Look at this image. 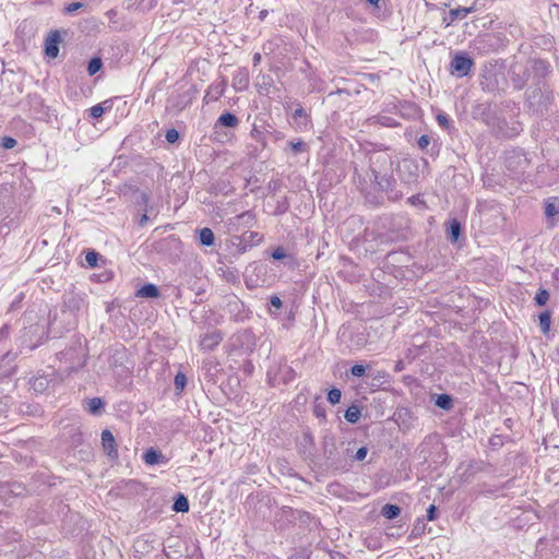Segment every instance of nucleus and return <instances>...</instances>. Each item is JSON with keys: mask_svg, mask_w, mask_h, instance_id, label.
I'll use <instances>...</instances> for the list:
<instances>
[{"mask_svg": "<svg viewBox=\"0 0 559 559\" xmlns=\"http://www.w3.org/2000/svg\"><path fill=\"white\" fill-rule=\"evenodd\" d=\"M394 160L386 151L373 152L369 156L370 181L376 183L379 190L386 193L389 200L397 201L403 193L395 189L396 180L393 176Z\"/></svg>", "mask_w": 559, "mask_h": 559, "instance_id": "1", "label": "nucleus"}, {"mask_svg": "<svg viewBox=\"0 0 559 559\" xmlns=\"http://www.w3.org/2000/svg\"><path fill=\"white\" fill-rule=\"evenodd\" d=\"M323 456L329 468L340 469L346 466V454L336 443L332 433H326L321 441Z\"/></svg>", "mask_w": 559, "mask_h": 559, "instance_id": "2", "label": "nucleus"}, {"mask_svg": "<svg viewBox=\"0 0 559 559\" xmlns=\"http://www.w3.org/2000/svg\"><path fill=\"white\" fill-rule=\"evenodd\" d=\"M45 334V325L38 323L31 324L28 328H25V331L22 335V343L26 345L31 350L35 349L39 344H41Z\"/></svg>", "mask_w": 559, "mask_h": 559, "instance_id": "3", "label": "nucleus"}, {"mask_svg": "<svg viewBox=\"0 0 559 559\" xmlns=\"http://www.w3.org/2000/svg\"><path fill=\"white\" fill-rule=\"evenodd\" d=\"M474 66V61L466 53H457L451 61L450 72L459 78L467 75Z\"/></svg>", "mask_w": 559, "mask_h": 559, "instance_id": "4", "label": "nucleus"}, {"mask_svg": "<svg viewBox=\"0 0 559 559\" xmlns=\"http://www.w3.org/2000/svg\"><path fill=\"white\" fill-rule=\"evenodd\" d=\"M102 445L108 457L111 460H116L118 457L117 443L114 435L109 429H104L102 431Z\"/></svg>", "mask_w": 559, "mask_h": 559, "instance_id": "5", "label": "nucleus"}, {"mask_svg": "<svg viewBox=\"0 0 559 559\" xmlns=\"http://www.w3.org/2000/svg\"><path fill=\"white\" fill-rule=\"evenodd\" d=\"M267 376L272 385H275L281 382H290L295 378V371L292 367L284 365L278 368V371L274 376L271 374V371L267 372Z\"/></svg>", "mask_w": 559, "mask_h": 559, "instance_id": "6", "label": "nucleus"}, {"mask_svg": "<svg viewBox=\"0 0 559 559\" xmlns=\"http://www.w3.org/2000/svg\"><path fill=\"white\" fill-rule=\"evenodd\" d=\"M61 37L58 31H51L45 41V53L49 58H56L59 53Z\"/></svg>", "mask_w": 559, "mask_h": 559, "instance_id": "7", "label": "nucleus"}, {"mask_svg": "<svg viewBox=\"0 0 559 559\" xmlns=\"http://www.w3.org/2000/svg\"><path fill=\"white\" fill-rule=\"evenodd\" d=\"M223 341V333L215 330L204 334L200 340V346L205 350H213Z\"/></svg>", "mask_w": 559, "mask_h": 559, "instance_id": "8", "label": "nucleus"}, {"mask_svg": "<svg viewBox=\"0 0 559 559\" xmlns=\"http://www.w3.org/2000/svg\"><path fill=\"white\" fill-rule=\"evenodd\" d=\"M64 306L71 311H79L85 306V296L75 293H69L64 297Z\"/></svg>", "mask_w": 559, "mask_h": 559, "instance_id": "9", "label": "nucleus"}, {"mask_svg": "<svg viewBox=\"0 0 559 559\" xmlns=\"http://www.w3.org/2000/svg\"><path fill=\"white\" fill-rule=\"evenodd\" d=\"M233 86L237 91H246L249 86V73L246 69H238L233 76Z\"/></svg>", "mask_w": 559, "mask_h": 559, "instance_id": "10", "label": "nucleus"}, {"mask_svg": "<svg viewBox=\"0 0 559 559\" xmlns=\"http://www.w3.org/2000/svg\"><path fill=\"white\" fill-rule=\"evenodd\" d=\"M239 124V119L236 115L226 111L222 114L215 122V129L218 127L236 128Z\"/></svg>", "mask_w": 559, "mask_h": 559, "instance_id": "11", "label": "nucleus"}, {"mask_svg": "<svg viewBox=\"0 0 559 559\" xmlns=\"http://www.w3.org/2000/svg\"><path fill=\"white\" fill-rule=\"evenodd\" d=\"M136 297L142 298H157L159 297V289L155 284L147 283L143 285L138 292Z\"/></svg>", "mask_w": 559, "mask_h": 559, "instance_id": "12", "label": "nucleus"}, {"mask_svg": "<svg viewBox=\"0 0 559 559\" xmlns=\"http://www.w3.org/2000/svg\"><path fill=\"white\" fill-rule=\"evenodd\" d=\"M402 169H405L408 171V176L405 178V177H401V180L405 183H412L414 181H416L417 179V165L413 162V160H404L403 164H402Z\"/></svg>", "mask_w": 559, "mask_h": 559, "instance_id": "13", "label": "nucleus"}, {"mask_svg": "<svg viewBox=\"0 0 559 559\" xmlns=\"http://www.w3.org/2000/svg\"><path fill=\"white\" fill-rule=\"evenodd\" d=\"M189 509L188 498L183 493H178L175 498L173 510L177 513H187Z\"/></svg>", "mask_w": 559, "mask_h": 559, "instance_id": "14", "label": "nucleus"}, {"mask_svg": "<svg viewBox=\"0 0 559 559\" xmlns=\"http://www.w3.org/2000/svg\"><path fill=\"white\" fill-rule=\"evenodd\" d=\"M144 462L147 464V465H156V464H159L160 462H163V454L160 453V451L158 450H155L153 448H150L145 453H144Z\"/></svg>", "mask_w": 559, "mask_h": 559, "instance_id": "15", "label": "nucleus"}, {"mask_svg": "<svg viewBox=\"0 0 559 559\" xmlns=\"http://www.w3.org/2000/svg\"><path fill=\"white\" fill-rule=\"evenodd\" d=\"M461 230H462L461 223L456 218H453L450 222V225H449V228H448V238L452 242L457 241L459 237L461 235Z\"/></svg>", "mask_w": 559, "mask_h": 559, "instance_id": "16", "label": "nucleus"}, {"mask_svg": "<svg viewBox=\"0 0 559 559\" xmlns=\"http://www.w3.org/2000/svg\"><path fill=\"white\" fill-rule=\"evenodd\" d=\"M214 233L211 228L204 227L199 233V240L202 246H212L214 243Z\"/></svg>", "mask_w": 559, "mask_h": 559, "instance_id": "17", "label": "nucleus"}, {"mask_svg": "<svg viewBox=\"0 0 559 559\" xmlns=\"http://www.w3.org/2000/svg\"><path fill=\"white\" fill-rule=\"evenodd\" d=\"M381 514L388 520H393L401 514V508L396 504H385L382 507Z\"/></svg>", "mask_w": 559, "mask_h": 559, "instance_id": "18", "label": "nucleus"}, {"mask_svg": "<svg viewBox=\"0 0 559 559\" xmlns=\"http://www.w3.org/2000/svg\"><path fill=\"white\" fill-rule=\"evenodd\" d=\"M474 10H475L474 7H468V8L460 7V8L450 10V16H451L450 23L457 19H464L465 16H467V14L472 13Z\"/></svg>", "mask_w": 559, "mask_h": 559, "instance_id": "19", "label": "nucleus"}, {"mask_svg": "<svg viewBox=\"0 0 559 559\" xmlns=\"http://www.w3.org/2000/svg\"><path fill=\"white\" fill-rule=\"evenodd\" d=\"M345 419L350 424H356L360 418V409L357 405L349 406L344 414Z\"/></svg>", "mask_w": 559, "mask_h": 559, "instance_id": "20", "label": "nucleus"}, {"mask_svg": "<svg viewBox=\"0 0 559 559\" xmlns=\"http://www.w3.org/2000/svg\"><path fill=\"white\" fill-rule=\"evenodd\" d=\"M551 314L550 311L546 310L539 314V326L544 334H547L550 330Z\"/></svg>", "mask_w": 559, "mask_h": 559, "instance_id": "21", "label": "nucleus"}, {"mask_svg": "<svg viewBox=\"0 0 559 559\" xmlns=\"http://www.w3.org/2000/svg\"><path fill=\"white\" fill-rule=\"evenodd\" d=\"M436 405L441 409L449 411L453 406V400L449 394H439L436 400Z\"/></svg>", "mask_w": 559, "mask_h": 559, "instance_id": "22", "label": "nucleus"}, {"mask_svg": "<svg viewBox=\"0 0 559 559\" xmlns=\"http://www.w3.org/2000/svg\"><path fill=\"white\" fill-rule=\"evenodd\" d=\"M103 407L104 403L99 397H93L87 402V411L93 415L99 414Z\"/></svg>", "mask_w": 559, "mask_h": 559, "instance_id": "23", "label": "nucleus"}, {"mask_svg": "<svg viewBox=\"0 0 559 559\" xmlns=\"http://www.w3.org/2000/svg\"><path fill=\"white\" fill-rule=\"evenodd\" d=\"M175 390L177 394H180L187 385V377L182 372H178L174 380Z\"/></svg>", "mask_w": 559, "mask_h": 559, "instance_id": "24", "label": "nucleus"}, {"mask_svg": "<svg viewBox=\"0 0 559 559\" xmlns=\"http://www.w3.org/2000/svg\"><path fill=\"white\" fill-rule=\"evenodd\" d=\"M102 67H103V61L100 58H98V57L92 58L87 64V72L90 75H94L102 69Z\"/></svg>", "mask_w": 559, "mask_h": 559, "instance_id": "25", "label": "nucleus"}, {"mask_svg": "<svg viewBox=\"0 0 559 559\" xmlns=\"http://www.w3.org/2000/svg\"><path fill=\"white\" fill-rule=\"evenodd\" d=\"M31 384L36 392H44L48 386V380L45 377H38L35 378Z\"/></svg>", "mask_w": 559, "mask_h": 559, "instance_id": "26", "label": "nucleus"}, {"mask_svg": "<svg viewBox=\"0 0 559 559\" xmlns=\"http://www.w3.org/2000/svg\"><path fill=\"white\" fill-rule=\"evenodd\" d=\"M545 214L547 217H554L559 214V202L547 201L545 206Z\"/></svg>", "mask_w": 559, "mask_h": 559, "instance_id": "27", "label": "nucleus"}, {"mask_svg": "<svg viewBox=\"0 0 559 559\" xmlns=\"http://www.w3.org/2000/svg\"><path fill=\"white\" fill-rule=\"evenodd\" d=\"M549 299V293L546 289H539L535 295V302L537 306H544Z\"/></svg>", "mask_w": 559, "mask_h": 559, "instance_id": "28", "label": "nucleus"}, {"mask_svg": "<svg viewBox=\"0 0 559 559\" xmlns=\"http://www.w3.org/2000/svg\"><path fill=\"white\" fill-rule=\"evenodd\" d=\"M376 119L378 123L384 127L395 128L399 126V122L389 116H378Z\"/></svg>", "mask_w": 559, "mask_h": 559, "instance_id": "29", "label": "nucleus"}, {"mask_svg": "<svg viewBox=\"0 0 559 559\" xmlns=\"http://www.w3.org/2000/svg\"><path fill=\"white\" fill-rule=\"evenodd\" d=\"M341 397H342V392H341V390H338L336 388L331 389L328 393V401L332 405L340 403Z\"/></svg>", "mask_w": 559, "mask_h": 559, "instance_id": "30", "label": "nucleus"}, {"mask_svg": "<svg viewBox=\"0 0 559 559\" xmlns=\"http://www.w3.org/2000/svg\"><path fill=\"white\" fill-rule=\"evenodd\" d=\"M262 240V236L254 231H247L242 235V241L245 242H260Z\"/></svg>", "mask_w": 559, "mask_h": 559, "instance_id": "31", "label": "nucleus"}, {"mask_svg": "<svg viewBox=\"0 0 559 559\" xmlns=\"http://www.w3.org/2000/svg\"><path fill=\"white\" fill-rule=\"evenodd\" d=\"M98 257L99 254L96 251L92 250L86 253L85 261L90 266L95 267L97 265Z\"/></svg>", "mask_w": 559, "mask_h": 559, "instance_id": "32", "label": "nucleus"}, {"mask_svg": "<svg viewBox=\"0 0 559 559\" xmlns=\"http://www.w3.org/2000/svg\"><path fill=\"white\" fill-rule=\"evenodd\" d=\"M437 121L438 124L445 130L450 129L451 127V121L445 114H438Z\"/></svg>", "mask_w": 559, "mask_h": 559, "instance_id": "33", "label": "nucleus"}, {"mask_svg": "<svg viewBox=\"0 0 559 559\" xmlns=\"http://www.w3.org/2000/svg\"><path fill=\"white\" fill-rule=\"evenodd\" d=\"M185 97L181 96V95H173L170 98H169V102L174 105H176L177 107H179V109H182L186 107L187 105V100L183 99Z\"/></svg>", "mask_w": 559, "mask_h": 559, "instance_id": "34", "label": "nucleus"}, {"mask_svg": "<svg viewBox=\"0 0 559 559\" xmlns=\"http://www.w3.org/2000/svg\"><path fill=\"white\" fill-rule=\"evenodd\" d=\"M525 79L519 74L512 73V83L515 90H522L525 85Z\"/></svg>", "mask_w": 559, "mask_h": 559, "instance_id": "35", "label": "nucleus"}, {"mask_svg": "<svg viewBox=\"0 0 559 559\" xmlns=\"http://www.w3.org/2000/svg\"><path fill=\"white\" fill-rule=\"evenodd\" d=\"M366 370H367V367H365L364 365H354L350 368V373L354 377H362L366 373Z\"/></svg>", "mask_w": 559, "mask_h": 559, "instance_id": "36", "label": "nucleus"}, {"mask_svg": "<svg viewBox=\"0 0 559 559\" xmlns=\"http://www.w3.org/2000/svg\"><path fill=\"white\" fill-rule=\"evenodd\" d=\"M165 138L168 143H175L179 139V132L176 129H169L166 131Z\"/></svg>", "mask_w": 559, "mask_h": 559, "instance_id": "37", "label": "nucleus"}, {"mask_svg": "<svg viewBox=\"0 0 559 559\" xmlns=\"http://www.w3.org/2000/svg\"><path fill=\"white\" fill-rule=\"evenodd\" d=\"M83 5L84 4L82 2H72L64 7L63 12L67 14H71V13L78 11L79 9H81Z\"/></svg>", "mask_w": 559, "mask_h": 559, "instance_id": "38", "label": "nucleus"}, {"mask_svg": "<svg viewBox=\"0 0 559 559\" xmlns=\"http://www.w3.org/2000/svg\"><path fill=\"white\" fill-rule=\"evenodd\" d=\"M429 144H430V136L427 134L419 136V139L417 140V145L421 151L426 150Z\"/></svg>", "mask_w": 559, "mask_h": 559, "instance_id": "39", "label": "nucleus"}, {"mask_svg": "<svg viewBox=\"0 0 559 559\" xmlns=\"http://www.w3.org/2000/svg\"><path fill=\"white\" fill-rule=\"evenodd\" d=\"M91 116L93 118H100L104 115V107L100 104L93 106L91 109Z\"/></svg>", "mask_w": 559, "mask_h": 559, "instance_id": "40", "label": "nucleus"}, {"mask_svg": "<svg viewBox=\"0 0 559 559\" xmlns=\"http://www.w3.org/2000/svg\"><path fill=\"white\" fill-rule=\"evenodd\" d=\"M367 453H368V449L366 447H361L355 453L354 459L356 461H362L367 456Z\"/></svg>", "mask_w": 559, "mask_h": 559, "instance_id": "41", "label": "nucleus"}, {"mask_svg": "<svg viewBox=\"0 0 559 559\" xmlns=\"http://www.w3.org/2000/svg\"><path fill=\"white\" fill-rule=\"evenodd\" d=\"M16 145V140L10 136H5L2 140V146L4 148H13Z\"/></svg>", "mask_w": 559, "mask_h": 559, "instance_id": "42", "label": "nucleus"}, {"mask_svg": "<svg viewBox=\"0 0 559 559\" xmlns=\"http://www.w3.org/2000/svg\"><path fill=\"white\" fill-rule=\"evenodd\" d=\"M272 258L274 260H282L286 258V252L283 248L278 247L272 252Z\"/></svg>", "mask_w": 559, "mask_h": 559, "instance_id": "43", "label": "nucleus"}, {"mask_svg": "<svg viewBox=\"0 0 559 559\" xmlns=\"http://www.w3.org/2000/svg\"><path fill=\"white\" fill-rule=\"evenodd\" d=\"M437 518V507L435 504H430L427 509V520L433 521Z\"/></svg>", "mask_w": 559, "mask_h": 559, "instance_id": "44", "label": "nucleus"}, {"mask_svg": "<svg viewBox=\"0 0 559 559\" xmlns=\"http://www.w3.org/2000/svg\"><path fill=\"white\" fill-rule=\"evenodd\" d=\"M289 145L295 153L302 151L305 147V143L302 141L290 142Z\"/></svg>", "mask_w": 559, "mask_h": 559, "instance_id": "45", "label": "nucleus"}, {"mask_svg": "<svg viewBox=\"0 0 559 559\" xmlns=\"http://www.w3.org/2000/svg\"><path fill=\"white\" fill-rule=\"evenodd\" d=\"M270 304L277 309H280L283 306L281 298L277 296H272L270 299Z\"/></svg>", "mask_w": 559, "mask_h": 559, "instance_id": "46", "label": "nucleus"}, {"mask_svg": "<svg viewBox=\"0 0 559 559\" xmlns=\"http://www.w3.org/2000/svg\"><path fill=\"white\" fill-rule=\"evenodd\" d=\"M238 219H241V221H245L246 223H248L249 221L252 219V214L250 212H245L238 216Z\"/></svg>", "mask_w": 559, "mask_h": 559, "instance_id": "47", "label": "nucleus"}, {"mask_svg": "<svg viewBox=\"0 0 559 559\" xmlns=\"http://www.w3.org/2000/svg\"><path fill=\"white\" fill-rule=\"evenodd\" d=\"M9 335V328L7 325L0 329V340L5 338Z\"/></svg>", "mask_w": 559, "mask_h": 559, "instance_id": "48", "label": "nucleus"}, {"mask_svg": "<svg viewBox=\"0 0 559 559\" xmlns=\"http://www.w3.org/2000/svg\"><path fill=\"white\" fill-rule=\"evenodd\" d=\"M306 116V111L304 108L299 107L295 110L294 117H304Z\"/></svg>", "mask_w": 559, "mask_h": 559, "instance_id": "49", "label": "nucleus"}, {"mask_svg": "<svg viewBox=\"0 0 559 559\" xmlns=\"http://www.w3.org/2000/svg\"><path fill=\"white\" fill-rule=\"evenodd\" d=\"M388 374L384 371H378L376 374H373L374 380H380L382 378H385Z\"/></svg>", "mask_w": 559, "mask_h": 559, "instance_id": "50", "label": "nucleus"}, {"mask_svg": "<svg viewBox=\"0 0 559 559\" xmlns=\"http://www.w3.org/2000/svg\"><path fill=\"white\" fill-rule=\"evenodd\" d=\"M261 61V55L259 52L253 55V64L257 66Z\"/></svg>", "mask_w": 559, "mask_h": 559, "instance_id": "51", "label": "nucleus"}, {"mask_svg": "<svg viewBox=\"0 0 559 559\" xmlns=\"http://www.w3.org/2000/svg\"><path fill=\"white\" fill-rule=\"evenodd\" d=\"M370 5L374 8H379V1L380 0H366Z\"/></svg>", "mask_w": 559, "mask_h": 559, "instance_id": "52", "label": "nucleus"}, {"mask_svg": "<svg viewBox=\"0 0 559 559\" xmlns=\"http://www.w3.org/2000/svg\"><path fill=\"white\" fill-rule=\"evenodd\" d=\"M404 366H403V362L402 361H397L396 366H395V371H401L403 370Z\"/></svg>", "mask_w": 559, "mask_h": 559, "instance_id": "53", "label": "nucleus"}, {"mask_svg": "<svg viewBox=\"0 0 559 559\" xmlns=\"http://www.w3.org/2000/svg\"><path fill=\"white\" fill-rule=\"evenodd\" d=\"M262 80H263V83H262L263 85H267L271 82V78L270 76H263Z\"/></svg>", "mask_w": 559, "mask_h": 559, "instance_id": "54", "label": "nucleus"}, {"mask_svg": "<svg viewBox=\"0 0 559 559\" xmlns=\"http://www.w3.org/2000/svg\"><path fill=\"white\" fill-rule=\"evenodd\" d=\"M418 200H419V199H418V197H415V195H413V197H411V198L408 199L409 203H412V204H416V202H417Z\"/></svg>", "mask_w": 559, "mask_h": 559, "instance_id": "55", "label": "nucleus"}, {"mask_svg": "<svg viewBox=\"0 0 559 559\" xmlns=\"http://www.w3.org/2000/svg\"><path fill=\"white\" fill-rule=\"evenodd\" d=\"M147 219H148V217H147V215H146V214L142 215V217H141V219H140V225H143L144 223H146V222H147Z\"/></svg>", "mask_w": 559, "mask_h": 559, "instance_id": "56", "label": "nucleus"}, {"mask_svg": "<svg viewBox=\"0 0 559 559\" xmlns=\"http://www.w3.org/2000/svg\"><path fill=\"white\" fill-rule=\"evenodd\" d=\"M266 15H267V11H266V10H262V11L260 12L259 17H260V20H264V17H265Z\"/></svg>", "mask_w": 559, "mask_h": 559, "instance_id": "57", "label": "nucleus"}, {"mask_svg": "<svg viewBox=\"0 0 559 559\" xmlns=\"http://www.w3.org/2000/svg\"><path fill=\"white\" fill-rule=\"evenodd\" d=\"M342 451H343V452H345L346 457H347L348 455H350V450H349L348 448H346V449H342Z\"/></svg>", "mask_w": 559, "mask_h": 559, "instance_id": "58", "label": "nucleus"}, {"mask_svg": "<svg viewBox=\"0 0 559 559\" xmlns=\"http://www.w3.org/2000/svg\"><path fill=\"white\" fill-rule=\"evenodd\" d=\"M317 416H321V411H316Z\"/></svg>", "mask_w": 559, "mask_h": 559, "instance_id": "59", "label": "nucleus"}]
</instances>
